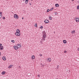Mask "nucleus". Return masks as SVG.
I'll use <instances>...</instances> for the list:
<instances>
[{
    "label": "nucleus",
    "instance_id": "obj_1",
    "mask_svg": "<svg viewBox=\"0 0 79 79\" xmlns=\"http://www.w3.org/2000/svg\"><path fill=\"white\" fill-rule=\"evenodd\" d=\"M47 35H46V33L45 31H43V40L45 41V39L46 38V37Z\"/></svg>",
    "mask_w": 79,
    "mask_h": 79
},
{
    "label": "nucleus",
    "instance_id": "obj_2",
    "mask_svg": "<svg viewBox=\"0 0 79 79\" xmlns=\"http://www.w3.org/2000/svg\"><path fill=\"white\" fill-rule=\"evenodd\" d=\"M14 18H16V19H18V16L16 14H15L14 15Z\"/></svg>",
    "mask_w": 79,
    "mask_h": 79
},
{
    "label": "nucleus",
    "instance_id": "obj_3",
    "mask_svg": "<svg viewBox=\"0 0 79 79\" xmlns=\"http://www.w3.org/2000/svg\"><path fill=\"white\" fill-rule=\"evenodd\" d=\"M44 23H45V24H48V23H49V20H45L44 21Z\"/></svg>",
    "mask_w": 79,
    "mask_h": 79
},
{
    "label": "nucleus",
    "instance_id": "obj_4",
    "mask_svg": "<svg viewBox=\"0 0 79 79\" xmlns=\"http://www.w3.org/2000/svg\"><path fill=\"white\" fill-rule=\"evenodd\" d=\"M75 20H76V22H77V23H78V22H79V18L78 17L77 18H75Z\"/></svg>",
    "mask_w": 79,
    "mask_h": 79
},
{
    "label": "nucleus",
    "instance_id": "obj_5",
    "mask_svg": "<svg viewBox=\"0 0 79 79\" xmlns=\"http://www.w3.org/2000/svg\"><path fill=\"white\" fill-rule=\"evenodd\" d=\"M18 48H19L21 47V44H17V47Z\"/></svg>",
    "mask_w": 79,
    "mask_h": 79
},
{
    "label": "nucleus",
    "instance_id": "obj_6",
    "mask_svg": "<svg viewBox=\"0 0 79 79\" xmlns=\"http://www.w3.org/2000/svg\"><path fill=\"white\" fill-rule=\"evenodd\" d=\"M0 50H3V46H1L0 47Z\"/></svg>",
    "mask_w": 79,
    "mask_h": 79
},
{
    "label": "nucleus",
    "instance_id": "obj_7",
    "mask_svg": "<svg viewBox=\"0 0 79 79\" xmlns=\"http://www.w3.org/2000/svg\"><path fill=\"white\" fill-rule=\"evenodd\" d=\"M14 49H15V50H18V47H16V46H14Z\"/></svg>",
    "mask_w": 79,
    "mask_h": 79
},
{
    "label": "nucleus",
    "instance_id": "obj_8",
    "mask_svg": "<svg viewBox=\"0 0 79 79\" xmlns=\"http://www.w3.org/2000/svg\"><path fill=\"white\" fill-rule=\"evenodd\" d=\"M15 34L16 35H17L18 36H19L20 35V34L18 33H15Z\"/></svg>",
    "mask_w": 79,
    "mask_h": 79
},
{
    "label": "nucleus",
    "instance_id": "obj_9",
    "mask_svg": "<svg viewBox=\"0 0 79 79\" xmlns=\"http://www.w3.org/2000/svg\"><path fill=\"white\" fill-rule=\"evenodd\" d=\"M16 32L17 33H18L19 34V32H20V31H19V30L17 29L16 30Z\"/></svg>",
    "mask_w": 79,
    "mask_h": 79
},
{
    "label": "nucleus",
    "instance_id": "obj_10",
    "mask_svg": "<svg viewBox=\"0 0 79 79\" xmlns=\"http://www.w3.org/2000/svg\"><path fill=\"white\" fill-rule=\"evenodd\" d=\"M55 6L56 7H58L59 6V4H56Z\"/></svg>",
    "mask_w": 79,
    "mask_h": 79
},
{
    "label": "nucleus",
    "instance_id": "obj_11",
    "mask_svg": "<svg viewBox=\"0 0 79 79\" xmlns=\"http://www.w3.org/2000/svg\"><path fill=\"white\" fill-rule=\"evenodd\" d=\"M2 59L4 60V61H5V60H6V58H5V56H3L2 57Z\"/></svg>",
    "mask_w": 79,
    "mask_h": 79
},
{
    "label": "nucleus",
    "instance_id": "obj_12",
    "mask_svg": "<svg viewBox=\"0 0 79 79\" xmlns=\"http://www.w3.org/2000/svg\"><path fill=\"white\" fill-rule=\"evenodd\" d=\"M49 19L50 20H52V17L50 16H49Z\"/></svg>",
    "mask_w": 79,
    "mask_h": 79
},
{
    "label": "nucleus",
    "instance_id": "obj_13",
    "mask_svg": "<svg viewBox=\"0 0 79 79\" xmlns=\"http://www.w3.org/2000/svg\"><path fill=\"white\" fill-rule=\"evenodd\" d=\"M66 42H67V41L66 40H63V42L64 44H66Z\"/></svg>",
    "mask_w": 79,
    "mask_h": 79
},
{
    "label": "nucleus",
    "instance_id": "obj_14",
    "mask_svg": "<svg viewBox=\"0 0 79 79\" xmlns=\"http://www.w3.org/2000/svg\"><path fill=\"white\" fill-rule=\"evenodd\" d=\"M48 61H49V62H50L51 61V59L50 58H48Z\"/></svg>",
    "mask_w": 79,
    "mask_h": 79
},
{
    "label": "nucleus",
    "instance_id": "obj_15",
    "mask_svg": "<svg viewBox=\"0 0 79 79\" xmlns=\"http://www.w3.org/2000/svg\"><path fill=\"white\" fill-rule=\"evenodd\" d=\"M31 58L32 59V60H34V58H35V56H31Z\"/></svg>",
    "mask_w": 79,
    "mask_h": 79
},
{
    "label": "nucleus",
    "instance_id": "obj_16",
    "mask_svg": "<svg viewBox=\"0 0 79 79\" xmlns=\"http://www.w3.org/2000/svg\"><path fill=\"white\" fill-rule=\"evenodd\" d=\"M28 0H25V3L26 4H27V3L28 2Z\"/></svg>",
    "mask_w": 79,
    "mask_h": 79
},
{
    "label": "nucleus",
    "instance_id": "obj_17",
    "mask_svg": "<svg viewBox=\"0 0 79 79\" xmlns=\"http://www.w3.org/2000/svg\"><path fill=\"white\" fill-rule=\"evenodd\" d=\"M75 32V31H72L71 33H72V34H74Z\"/></svg>",
    "mask_w": 79,
    "mask_h": 79
},
{
    "label": "nucleus",
    "instance_id": "obj_18",
    "mask_svg": "<svg viewBox=\"0 0 79 79\" xmlns=\"http://www.w3.org/2000/svg\"><path fill=\"white\" fill-rule=\"evenodd\" d=\"M2 74H5V72H2Z\"/></svg>",
    "mask_w": 79,
    "mask_h": 79
},
{
    "label": "nucleus",
    "instance_id": "obj_19",
    "mask_svg": "<svg viewBox=\"0 0 79 79\" xmlns=\"http://www.w3.org/2000/svg\"><path fill=\"white\" fill-rule=\"evenodd\" d=\"M49 11H50V10H49V9H47V13H48V12H49Z\"/></svg>",
    "mask_w": 79,
    "mask_h": 79
},
{
    "label": "nucleus",
    "instance_id": "obj_20",
    "mask_svg": "<svg viewBox=\"0 0 79 79\" xmlns=\"http://www.w3.org/2000/svg\"><path fill=\"white\" fill-rule=\"evenodd\" d=\"M54 8H52L51 9H50V11H52L53 10Z\"/></svg>",
    "mask_w": 79,
    "mask_h": 79
},
{
    "label": "nucleus",
    "instance_id": "obj_21",
    "mask_svg": "<svg viewBox=\"0 0 79 79\" xmlns=\"http://www.w3.org/2000/svg\"><path fill=\"white\" fill-rule=\"evenodd\" d=\"M77 10H79V6H77Z\"/></svg>",
    "mask_w": 79,
    "mask_h": 79
},
{
    "label": "nucleus",
    "instance_id": "obj_22",
    "mask_svg": "<svg viewBox=\"0 0 79 79\" xmlns=\"http://www.w3.org/2000/svg\"><path fill=\"white\" fill-rule=\"evenodd\" d=\"M37 23H36L35 25V27H37Z\"/></svg>",
    "mask_w": 79,
    "mask_h": 79
},
{
    "label": "nucleus",
    "instance_id": "obj_23",
    "mask_svg": "<svg viewBox=\"0 0 79 79\" xmlns=\"http://www.w3.org/2000/svg\"><path fill=\"white\" fill-rule=\"evenodd\" d=\"M11 42H13V43H14L15 42V41H14V40H12L11 41Z\"/></svg>",
    "mask_w": 79,
    "mask_h": 79
},
{
    "label": "nucleus",
    "instance_id": "obj_24",
    "mask_svg": "<svg viewBox=\"0 0 79 79\" xmlns=\"http://www.w3.org/2000/svg\"><path fill=\"white\" fill-rule=\"evenodd\" d=\"M40 29H43V26H41L40 27Z\"/></svg>",
    "mask_w": 79,
    "mask_h": 79
},
{
    "label": "nucleus",
    "instance_id": "obj_25",
    "mask_svg": "<svg viewBox=\"0 0 79 79\" xmlns=\"http://www.w3.org/2000/svg\"><path fill=\"white\" fill-rule=\"evenodd\" d=\"M55 15H57V14H58V13H57V12H55Z\"/></svg>",
    "mask_w": 79,
    "mask_h": 79
},
{
    "label": "nucleus",
    "instance_id": "obj_26",
    "mask_svg": "<svg viewBox=\"0 0 79 79\" xmlns=\"http://www.w3.org/2000/svg\"><path fill=\"white\" fill-rule=\"evenodd\" d=\"M11 65H10L8 67V68H11Z\"/></svg>",
    "mask_w": 79,
    "mask_h": 79
},
{
    "label": "nucleus",
    "instance_id": "obj_27",
    "mask_svg": "<svg viewBox=\"0 0 79 79\" xmlns=\"http://www.w3.org/2000/svg\"><path fill=\"white\" fill-rule=\"evenodd\" d=\"M2 19H5V17H3V18H2Z\"/></svg>",
    "mask_w": 79,
    "mask_h": 79
},
{
    "label": "nucleus",
    "instance_id": "obj_28",
    "mask_svg": "<svg viewBox=\"0 0 79 79\" xmlns=\"http://www.w3.org/2000/svg\"><path fill=\"white\" fill-rule=\"evenodd\" d=\"M2 18V15L1 14H0V18Z\"/></svg>",
    "mask_w": 79,
    "mask_h": 79
},
{
    "label": "nucleus",
    "instance_id": "obj_29",
    "mask_svg": "<svg viewBox=\"0 0 79 79\" xmlns=\"http://www.w3.org/2000/svg\"><path fill=\"white\" fill-rule=\"evenodd\" d=\"M2 44H0V47L2 46Z\"/></svg>",
    "mask_w": 79,
    "mask_h": 79
},
{
    "label": "nucleus",
    "instance_id": "obj_30",
    "mask_svg": "<svg viewBox=\"0 0 79 79\" xmlns=\"http://www.w3.org/2000/svg\"><path fill=\"white\" fill-rule=\"evenodd\" d=\"M64 53H66V51H64Z\"/></svg>",
    "mask_w": 79,
    "mask_h": 79
},
{
    "label": "nucleus",
    "instance_id": "obj_31",
    "mask_svg": "<svg viewBox=\"0 0 79 79\" xmlns=\"http://www.w3.org/2000/svg\"><path fill=\"white\" fill-rule=\"evenodd\" d=\"M0 13L1 15V16H2V12H0Z\"/></svg>",
    "mask_w": 79,
    "mask_h": 79
},
{
    "label": "nucleus",
    "instance_id": "obj_32",
    "mask_svg": "<svg viewBox=\"0 0 79 79\" xmlns=\"http://www.w3.org/2000/svg\"><path fill=\"white\" fill-rule=\"evenodd\" d=\"M40 56H42V55L41 54H40Z\"/></svg>",
    "mask_w": 79,
    "mask_h": 79
},
{
    "label": "nucleus",
    "instance_id": "obj_33",
    "mask_svg": "<svg viewBox=\"0 0 79 79\" xmlns=\"http://www.w3.org/2000/svg\"><path fill=\"white\" fill-rule=\"evenodd\" d=\"M59 68V65H58L57 66V69H58Z\"/></svg>",
    "mask_w": 79,
    "mask_h": 79
},
{
    "label": "nucleus",
    "instance_id": "obj_34",
    "mask_svg": "<svg viewBox=\"0 0 79 79\" xmlns=\"http://www.w3.org/2000/svg\"><path fill=\"white\" fill-rule=\"evenodd\" d=\"M77 50H78V51H79V48H77Z\"/></svg>",
    "mask_w": 79,
    "mask_h": 79
},
{
    "label": "nucleus",
    "instance_id": "obj_35",
    "mask_svg": "<svg viewBox=\"0 0 79 79\" xmlns=\"http://www.w3.org/2000/svg\"><path fill=\"white\" fill-rule=\"evenodd\" d=\"M29 5H31V3H29Z\"/></svg>",
    "mask_w": 79,
    "mask_h": 79
},
{
    "label": "nucleus",
    "instance_id": "obj_36",
    "mask_svg": "<svg viewBox=\"0 0 79 79\" xmlns=\"http://www.w3.org/2000/svg\"><path fill=\"white\" fill-rule=\"evenodd\" d=\"M38 77H40V75H38Z\"/></svg>",
    "mask_w": 79,
    "mask_h": 79
},
{
    "label": "nucleus",
    "instance_id": "obj_37",
    "mask_svg": "<svg viewBox=\"0 0 79 79\" xmlns=\"http://www.w3.org/2000/svg\"><path fill=\"white\" fill-rule=\"evenodd\" d=\"M25 0H23V2H25Z\"/></svg>",
    "mask_w": 79,
    "mask_h": 79
},
{
    "label": "nucleus",
    "instance_id": "obj_38",
    "mask_svg": "<svg viewBox=\"0 0 79 79\" xmlns=\"http://www.w3.org/2000/svg\"><path fill=\"white\" fill-rule=\"evenodd\" d=\"M24 19V18L23 17L22 18V19Z\"/></svg>",
    "mask_w": 79,
    "mask_h": 79
},
{
    "label": "nucleus",
    "instance_id": "obj_39",
    "mask_svg": "<svg viewBox=\"0 0 79 79\" xmlns=\"http://www.w3.org/2000/svg\"><path fill=\"white\" fill-rule=\"evenodd\" d=\"M42 66H44V65H42Z\"/></svg>",
    "mask_w": 79,
    "mask_h": 79
},
{
    "label": "nucleus",
    "instance_id": "obj_40",
    "mask_svg": "<svg viewBox=\"0 0 79 79\" xmlns=\"http://www.w3.org/2000/svg\"><path fill=\"white\" fill-rule=\"evenodd\" d=\"M1 53L0 52V55H1Z\"/></svg>",
    "mask_w": 79,
    "mask_h": 79
},
{
    "label": "nucleus",
    "instance_id": "obj_41",
    "mask_svg": "<svg viewBox=\"0 0 79 79\" xmlns=\"http://www.w3.org/2000/svg\"><path fill=\"white\" fill-rule=\"evenodd\" d=\"M32 0H31V1H32Z\"/></svg>",
    "mask_w": 79,
    "mask_h": 79
},
{
    "label": "nucleus",
    "instance_id": "obj_42",
    "mask_svg": "<svg viewBox=\"0 0 79 79\" xmlns=\"http://www.w3.org/2000/svg\"><path fill=\"white\" fill-rule=\"evenodd\" d=\"M72 1H74V0H73Z\"/></svg>",
    "mask_w": 79,
    "mask_h": 79
},
{
    "label": "nucleus",
    "instance_id": "obj_43",
    "mask_svg": "<svg viewBox=\"0 0 79 79\" xmlns=\"http://www.w3.org/2000/svg\"><path fill=\"white\" fill-rule=\"evenodd\" d=\"M41 64L42 65V64Z\"/></svg>",
    "mask_w": 79,
    "mask_h": 79
}]
</instances>
